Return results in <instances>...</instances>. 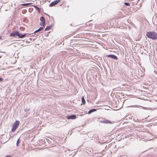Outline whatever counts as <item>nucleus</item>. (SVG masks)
<instances>
[{"label":"nucleus","mask_w":157,"mask_h":157,"mask_svg":"<svg viewBox=\"0 0 157 157\" xmlns=\"http://www.w3.org/2000/svg\"><path fill=\"white\" fill-rule=\"evenodd\" d=\"M146 35L148 38L153 40H155L157 39V33L154 31L147 32Z\"/></svg>","instance_id":"obj_1"},{"label":"nucleus","mask_w":157,"mask_h":157,"mask_svg":"<svg viewBox=\"0 0 157 157\" xmlns=\"http://www.w3.org/2000/svg\"><path fill=\"white\" fill-rule=\"evenodd\" d=\"M20 122L18 121H16L13 123L12 129V131L14 132L15 131L19 124Z\"/></svg>","instance_id":"obj_2"},{"label":"nucleus","mask_w":157,"mask_h":157,"mask_svg":"<svg viewBox=\"0 0 157 157\" xmlns=\"http://www.w3.org/2000/svg\"><path fill=\"white\" fill-rule=\"evenodd\" d=\"M40 20L41 21V22L40 23V25L41 26H43L45 24V20L44 17L42 16L40 18Z\"/></svg>","instance_id":"obj_3"},{"label":"nucleus","mask_w":157,"mask_h":157,"mask_svg":"<svg viewBox=\"0 0 157 157\" xmlns=\"http://www.w3.org/2000/svg\"><path fill=\"white\" fill-rule=\"evenodd\" d=\"M61 1V0H56L55 1L52 2L50 4L49 6L50 7H52L55 5H56L60 1Z\"/></svg>","instance_id":"obj_4"},{"label":"nucleus","mask_w":157,"mask_h":157,"mask_svg":"<svg viewBox=\"0 0 157 157\" xmlns=\"http://www.w3.org/2000/svg\"><path fill=\"white\" fill-rule=\"evenodd\" d=\"M18 35H19V33L17 31H13L10 34V36L12 37H15L16 36H18Z\"/></svg>","instance_id":"obj_5"},{"label":"nucleus","mask_w":157,"mask_h":157,"mask_svg":"<svg viewBox=\"0 0 157 157\" xmlns=\"http://www.w3.org/2000/svg\"><path fill=\"white\" fill-rule=\"evenodd\" d=\"M67 118L68 119H74L76 118V116L75 115H72L67 116Z\"/></svg>","instance_id":"obj_6"},{"label":"nucleus","mask_w":157,"mask_h":157,"mask_svg":"<svg viewBox=\"0 0 157 157\" xmlns=\"http://www.w3.org/2000/svg\"><path fill=\"white\" fill-rule=\"evenodd\" d=\"M106 56L108 57H109L115 60H117L118 59V58L116 56L113 55H107Z\"/></svg>","instance_id":"obj_7"},{"label":"nucleus","mask_w":157,"mask_h":157,"mask_svg":"<svg viewBox=\"0 0 157 157\" xmlns=\"http://www.w3.org/2000/svg\"><path fill=\"white\" fill-rule=\"evenodd\" d=\"M101 122L105 123V124H110L111 123V121L107 120H105L103 121H101Z\"/></svg>","instance_id":"obj_8"},{"label":"nucleus","mask_w":157,"mask_h":157,"mask_svg":"<svg viewBox=\"0 0 157 157\" xmlns=\"http://www.w3.org/2000/svg\"><path fill=\"white\" fill-rule=\"evenodd\" d=\"M26 36V34H20L19 33V35H18V36L20 38H22L25 37Z\"/></svg>","instance_id":"obj_9"},{"label":"nucleus","mask_w":157,"mask_h":157,"mask_svg":"<svg viewBox=\"0 0 157 157\" xmlns=\"http://www.w3.org/2000/svg\"><path fill=\"white\" fill-rule=\"evenodd\" d=\"M96 110H97V109H90L89 111V112H88V113L89 114H90L93 112L96 111Z\"/></svg>","instance_id":"obj_10"},{"label":"nucleus","mask_w":157,"mask_h":157,"mask_svg":"<svg viewBox=\"0 0 157 157\" xmlns=\"http://www.w3.org/2000/svg\"><path fill=\"white\" fill-rule=\"evenodd\" d=\"M82 104H81L82 105H85V100L84 99V97L83 96L82 98Z\"/></svg>","instance_id":"obj_11"},{"label":"nucleus","mask_w":157,"mask_h":157,"mask_svg":"<svg viewBox=\"0 0 157 157\" xmlns=\"http://www.w3.org/2000/svg\"><path fill=\"white\" fill-rule=\"evenodd\" d=\"M35 8L36 9V10H37L39 13H40V8L36 6H34Z\"/></svg>","instance_id":"obj_12"},{"label":"nucleus","mask_w":157,"mask_h":157,"mask_svg":"<svg viewBox=\"0 0 157 157\" xmlns=\"http://www.w3.org/2000/svg\"><path fill=\"white\" fill-rule=\"evenodd\" d=\"M52 28V26H49L46 27V28L45 29V31H47L49 30L50 29Z\"/></svg>","instance_id":"obj_13"},{"label":"nucleus","mask_w":157,"mask_h":157,"mask_svg":"<svg viewBox=\"0 0 157 157\" xmlns=\"http://www.w3.org/2000/svg\"><path fill=\"white\" fill-rule=\"evenodd\" d=\"M124 4L126 6H129L130 5L129 3L128 2H124Z\"/></svg>","instance_id":"obj_14"},{"label":"nucleus","mask_w":157,"mask_h":157,"mask_svg":"<svg viewBox=\"0 0 157 157\" xmlns=\"http://www.w3.org/2000/svg\"><path fill=\"white\" fill-rule=\"evenodd\" d=\"M43 27H40L38 29V31H40L41 30H42L43 29Z\"/></svg>","instance_id":"obj_15"},{"label":"nucleus","mask_w":157,"mask_h":157,"mask_svg":"<svg viewBox=\"0 0 157 157\" xmlns=\"http://www.w3.org/2000/svg\"><path fill=\"white\" fill-rule=\"evenodd\" d=\"M19 139L17 140V144H16V145H17V146H18V144H19Z\"/></svg>","instance_id":"obj_16"},{"label":"nucleus","mask_w":157,"mask_h":157,"mask_svg":"<svg viewBox=\"0 0 157 157\" xmlns=\"http://www.w3.org/2000/svg\"><path fill=\"white\" fill-rule=\"evenodd\" d=\"M31 4V3H27L25 4H26V6H27V5H30Z\"/></svg>","instance_id":"obj_17"},{"label":"nucleus","mask_w":157,"mask_h":157,"mask_svg":"<svg viewBox=\"0 0 157 157\" xmlns=\"http://www.w3.org/2000/svg\"><path fill=\"white\" fill-rule=\"evenodd\" d=\"M38 29L37 30H36L34 32V33H36L37 32H39V31H38Z\"/></svg>","instance_id":"obj_18"},{"label":"nucleus","mask_w":157,"mask_h":157,"mask_svg":"<svg viewBox=\"0 0 157 157\" xmlns=\"http://www.w3.org/2000/svg\"><path fill=\"white\" fill-rule=\"evenodd\" d=\"M3 80V79L2 78H0V82L2 81Z\"/></svg>","instance_id":"obj_19"},{"label":"nucleus","mask_w":157,"mask_h":157,"mask_svg":"<svg viewBox=\"0 0 157 157\" xmlns=\"http://www.w3.org/2000/svg\"><path fill=\"white\" fill-rule=\"evenodd\" d=\"M21 5L23 6H26V4H22Z\"/></svg>","instance_id":"obj_20"},{"label":"nucleus","mask_w":157,"mask_h":157,"mask_svg":"<svg viewBox=\"0 0 157 157\" xmlns=\"http://www.w3.org/2000/svg\"><path fill=\"white\" fill-rule=\"evenodd\" d=\"M5 157H11V156H10V155H8V156H6Z\"/></svg>","instance_id":"obj_21"},{"label":"nucleus","mask_w":157,"mask_h":157,"mask_svg":"<svg viewBox=\"0 0 157 157\" xmlns=\"http://www.w3.org/2000/svg\"><path fill=\"white\" fill-rule=\"evenodd\" d=\"M1 38H2V37H1V36H0V39Z\"/></svg>","instance_id":"obj_22"},{"label":"nucleus","mask_w":157,"mask_h":157,"mask_svg":"<svg viewBox=\"0 0 157 157\" xmlns=\"http://www.w3.org/2000/svg\"><path fill=\"white\" fill-rule=\"evenodd\" d=\"M1 57V56H0V58Z\"/></svg>","instance_id":"obj_23"}]
</instances>
